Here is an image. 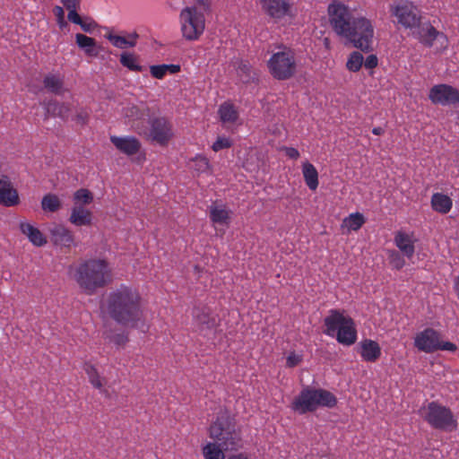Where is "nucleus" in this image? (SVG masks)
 <instances>
[{
    "instance_id": "nucleus-39",
    "label": "nucleus",
    "mask_w": 459,
    "mask_h": 459,
    "mask_svg": "<svg viewBox=\"0 0 459 459\" xmlns=\"http://www.w3.org/2000/svg\"><path fill=\"white\" fill-rule=\"evenodd\" d=\"M120 63L123 66L126 67L130 71H143V66L139 65L137 56L132 53H122L120 56Z\"/></svg>"
},
{
    "instance_id": "nucleus-11",
    "label": "nucleus",
    "mask_w": 459,
    "mask_h": 459,
    "mask_svg": "<svg viewBox=\"0 0 459 459\" xmlns=\"http://www.w3.org/2000/svg\"><path fill=\"white\" fill-rule=\"evenodd\" d=\"M430 427L444 431H454L457 429V420L452 411L437 402H431L425 409L423 416Z\"/></svg>"
},
{
    "instance_id": "nucleus-22",
    "label": "nucleus",
    "mask_w": 459,
    "mask_h": 459,
    "mask_svg": "<svg viewBox=\"0 0 459 459\" xmlns=\"http://www.w3.org/2000/svg\"><path fill=\"white\" fill-rule=\"evenodd\" d=\"M123 114L132 124V127L134 130V126L137 124L144 126L143 121L149 117V108L145 105L136 106L131 104L124 108Z\"/></svg>"
},
{
    "instance_id": "nucleus-27",
    "label": "nucleus",
    "mask_w": 459,
    "mask_h": 459,
    "mask_svg": "<svg viewBox=\"0 0 459 459\" xmlns=\"http://www.w3.org/2000/svg\"><path fill=\"white\" fill-rule=\"evenodd\" d=\"M231 212L223 204L214 203L209 207V217L214 224L228 225Z\"/></svg>"
},
{
    "instance_id": "nucleus-49",
    "label": "nucleus",
    "mask_w": 459,
    "mask_h": 459,
    "mask_svg": "<svg viewBox=\"0 0 459 459\" xmlns=\"http://www.w3.org/2000/svg\"><path fill=\"white\" fill-rule=\"evenodd\" d=\"M457 349L456 345L450 342H443L439 338L438 345L437 346V351H455Z\"/></svg>"
},
{
    "instance_id": "nucleus-15",
    "label": "nucleus",
    "mask_w": 459,
    "mask_h": 459,
    "mask_svg": "<svg viewBox=\"0 0 459 459\" xmlns=\"http://www.w3.org/2000/svg\"><path fill=\"white\" fill-rule=\"evenodd\" d=\"M440 333L431 328L428 327L416 333L414 337V347L426 353H432L437 351Z\"/></svg>"
},
{
    "instance_id": "nucleus-14",
    "label": "nucleus",
    "mask_w": 459,
    "mask_h": 459,
    "mask_svg": "<svg viewBox=\"0 0 459 459\" xmlns=\"http://www.w3.org/2000/svg\"><path fill=\"white\" fill-rule=\"evenodd\" d=\"M429 99L435 105H456L459 103V90L446 83L436 84L429 90Z\"/></svg>"
},
{
    "instance_id": "nucleus-5",
    "label": "nucleus",
    "mask_w": 459,
    "mask_h": 459,
    "mask_svg": "<svg viewBox=\"0 0 459 459\" xmlns=\"http://www.w3.org/2000/svg\"><path fill=\"white\" fill-rule=\"evenodd\" d=\"M336 397L329 391L307 386L292 403V409L300 414L315 411L318 407L333 408L336 405Z\"/></svg>"
},
{
    "instance_id": "nucleus-36",
    "label": "nucleus",
    "mask_w": 459,
    "mask_h": 459,
    "mask_svg": "<svg viewBox=\"0 0 459 459\" xmlns=\"http://www.w3.org/2000/svg\"><path fill=\"white\" fill-rule=\"evenodd\" d=\"M364 223L365 218L363 214L355 212L345 218L342 226L346 227L349 230L357 231L363 226Z\"/></svg>"
},
{
    "instance_id": "nucleus-52",
    "label": "nucleus",
    "mask_w": 459,
    "mask_h": 459,
    "mask_svg": "<svg viewBox=\"0 0 459 459\" xmlns=\"http://www.w3.org/2000/svg\"><path fill=\"white\" fill-rule=\"evenodd\" d=\"M287 157L291 160H298L300 156L299 152L293 147H283L282 149Z\"/></svg>"
},
{
    "instance_id": "nucleus-8",
    "label": "nucleus",
    "mask_w": 459,
    "mask_h": 459,
    "mask_svg": "<svg viewBox=\"0 0 459 459\" xmlns=\"http://www.w3.org/2000/svg\"><path fill=\"white\" fill-rule=\"evenodd\" d=\"M150 128L144 126H134V131L147 140L166 146L174 136L172 123L163 117L150 119Z\"/></svg>"
},
{
    "instance_id": "nucleus-26",
    "label": "nucleus",
    "mask_w": 459,
    "mask_h": 459,
    "mask_svg": "<svg viewBox=\"0 0 459 459\" xmlns=\"http://www.w3.org/2000/svg\"><path fill=\"white\" fill-rule=\"evenodd\" d=\"M138 34L136 32L128 33L126 36H120L113 32L105 34V38L116 48L125 49L135 47Z\"/></svg>"
},
{
    "instance_id": "nucleus-46",
    "label": "nucleus",
    "mask_w": 459,
    "mask_h": 459,
    "mask_svg": "<svg viewBox=\"0 0 459 459\" xmlns=\"http://www.w3.org/2000/svg\"><path fill=\"white\" fill-rule=\"evenodd\" d=\"M302 360V356L290 352L286 359V366L289 368H294L298 366Z\"/></svg>"
},
{
    "instance_id": "nucleus-16",
    "label": "nucleus",
    "mask_w": 459,
    "mask_h": 459,
    "mask_svg": "<svg viewBox=\"0 0 459 459\" xmlns=\"http://www.w3.org/2000/svg\"><path fill=\"white\" fill-rule=\"evenodd\" d=\"M262 10L274 21L290 15L291 5L289 0H259Z\"/></svg>"
},
{
    "instance_id": "nucleus-6",
    "label": "nucleus",
    "mask_w": 459,
    "mask_h": 459,
    "mask_svg": "<svg viewBox=\"0 0 459 459\" xmlns=\"http://www.w3.org/2000/svg\"><path fill=\"white\" fill-rule=\"evenodd\" d=\"M270 74L276 80L286 81L292 78L298 71L296 52L293 48L281 46L267 61Z\"/></svg>"
},
{
    "instance_id": "nucleus-42",
    "label": "nucleus",
    "mask_w": 459,
    "mask_h": 459,
    "mask_svg": "<svg viewBox=\"0 0 459 459\" xmlns=\"http://www.w3.org/2000/svg\"><path fill=\"white\" fill-rule=\"evenodd\" d=\"M192 169L198 173H204L210 170V162L205 156L196 155L192 160Z\"/></svg>"
},
{
    "instance_id": "nucleus-7",
    "label": "nucleus",
    "mask_w": 459,
    "mask_h": 459,
    "mask_svg": "<svg viewBox=\"0 0 459 459\" xmlns=\"http://www.w3.org/2000/svg\"><path fill=\"white\" fill-rule=\"evenodd\" d=\"M182 37L187 41L198 40L205 30V14L196 5L184 7L178 16Z\"/></svg>"
},
{
    "instance_id": "nucleus-17",
    "label": "nucleus",
    "mask_w": 459,
    "mask_h": 459,
    "mask_svg": "<svg viewBox=\"0 0 459 459\" xmlns=\"http://www.w3.org/2000/svg\"><path fill=\"white\" fill-rule=\"evenodd\" d=\"M50 239L53 245L70 248L74 246L73 232L62 224H55L49 229Z\"/></svg>"
},
{
    "instance_id": "nucleus-9",
    "label": "nucleus",
    "mask_w": 459,
    "mask_h": 459,
    "mask_svg": "<svg viewBox=\"0 0 459 459\" xmlns=\"http://www.w3.org/2000/svg\"><path fill=\"white\" fill-rule=\"evenodd\" d=\"M374 26L372 22L362 15H358L355 22L350 29L346 39L356 48L363 52H369L373 49Z\"/></svg>"
},
{
    "instance_id": "nucleus-32",
    "label": "nucleus",
    "mask_w": 459,
    "mask_h": 459,
    "mask_svg": "<svg viewBox=\"0 0 459 459\" xmlns=\"http://www.w3.org/2000/svg\"><path fill=\"white\" fill-rule=\"evenodd\" d=\"M83 370L85 371L89 378V382L92 385V386L100 390V393L105 392L103 387L106 384V379L100 376L96 367L90 362H85L83 364Z\"/></svg>"
},
{
    "instance_id": "nucleus-48",
    "label": "nucleus",
    "mask_w": 459,
    "mask_h": 459,
    "mask_svg": "<svg viewBox=\"0 0 459 459\" xmlns=\"http://www.w3.org/2000/svg\"><path fill=\"white\" fill-rule=\"evenodd\" d=\"M61 2L68 11V13H77V9L80 6V0H61Z\"/></svg>"
},
{
    "instance_id": "nucleus-1",
    "label": "nucleus",
    "mask_w": 459,
    "mask_h": 459,
    "mask_svg": "<svg viewBox=\"0 0 459 459\" xmlns=\"http://www.w3.org/2000/svg\"><path fill=\"white\" fill-rule=\"evenodd\" d=\"M141 301V296L136 289L121 284L108 293L105 307L108 316L117 324L145 332L148 327L143 320Z\"/></svg>"
},
{
    "instance_id": "nucleus-18",
    "label": "nucleus",
    "mask_w": 459,
    "mask_h": 459,
    "mask_svg": "<svg viewBox=\"0 0 459 459\" xmlns=\"http://www.w3.org/2000/svg\"><path fill=\"white\" fill-rule=\"evenodd\" d=\"M110 142L120 152L127 156H133L138 153L142 148L141 142L134 136L111 135Z\"/></svg>"
},
{
    "instance_id": "nucleus-43",
    "label": "nucleus",
    "mask_w": 459,
    "mask_h": 459,
    "mask_svg": "<svg viewBox=\"0 0 459 459\" xmlns=\"http://www.w3.org/2000/svg\"><path fill=\"white\" fill-rule=\"evenodd\" d=\"M237 73L242 82H247L251 78V65L247 61H239L237 66Z\"/></svg>"
},
{
    "instance_id": "nucleus-57",
    "label": "nucleus",
    "mask_w": 459,
    "mask_h": 459,
    "mask_svg": "<svg viewBox=\"0 0 459 459\" xmlns=\"http://www.w3.org/2000/svg\"><path fill=\"white\" fill-rule=\"evenodd\" d=\"M228 459H250V458L245 453H238V454L230 455Z\"/></svg>"
},
{
    "instance_id": "nucleus-29",
    "label": "nucleus",
    "mask_w": 459,
    "mask_h": 459,
    "mask_svg": "<svg viewBox=\"0 0 459 459\" xmlns=\"http://www.w3.org/2000/svg\"><path fill=\"white\" fill-rule=\"evenodd\" d=\"M46 111L52 117H58L62 119H67L71 114V105L66 102H58L51 100L46 103Z\"/></svg>"
},
{
    "instance_id": "nucleus-10",
    "label": "nucleus",
    "mask_w": 459,
    "mask_h": 459,
    "mask_svg": "<svg viewBox=\"0 0 459 459\" xmlns=\"http://www.w3.org/2000/svg\"><path fill=\"white\" fill-rule=\"evenodd\" d=\"M328 15L333 30L345 39L358 16L348 5L341 2H333L329 4Z\"/></svg>"
},
{
    "instance_id": "nucleus-51",
    "label": "nucleus",
    "mask_w": 459,
    "mask_h": 459,
    "mask_svg": "<svg viewBox=\"0 0 459 459\" xmlns=\"http://www.w3.org/2000/svg\"><path fill=\"white\" fill-rule=\"evenodd\" d=\"M364 65L368 69H373L377 66L378 59L376 55H369L363 62Z\"/></svg>"
},
{
    "instance_id": "nucleus-24",
    "label": "nucleus",
    "mask_w": 459,
    "mask_h": 459,
    "mask_svg": "<svg viewBox=\"0 0 459 459\" xmlns=\"http://www.w3.org/2000/svg\"><path fill=\"white\" fill-rule=\"evenodd\" d=\"M20 230L37 247H43L48 243L47 237L38 228L29 222L22 221L20 223Z\"/></svg>"
},
{
    "instance_id": "nucleus-60",
    "label": "nucleus",
    "mask_w": 459,
    "mask_h": 459,
    "mask_svg": "<svg viewBox=\"0 0 459 459\" xmlns=\"http://www.w3.org/2000/svg\"><path fill=\"white\" fill-rule=\"evenodd\" d=\"M57 23L59 25L60 28H63V27H65L66 26V22L65 21V18L63 19V22L60 21V20H57Z\"/></svg>"
},
{
    "instance_id": "nucleus-40",
    "label": "nucleus",
    "mask_w": 459,
    "mask_h": 459,
    "mask_svg": "<svg viewBox=\"0 0 459 459\" xmlns=\"http://www.w3.org/2000/svg\"><path fill=\"white\" fill-rule=\"evenodd\" d=\"M74 205H86L93 201L92 193L86 188H80L74 194Z\"/></svg>"
},
{
    "instance_id": "nucleus-45",
    "label": "nucleus",
    "mask_w": 459,
    "mask_h": 459,
    "mask_svg": "<svg viewBox=\"0 0 459 459\" xmlns=\"http://www.w3.org/2000/svg\"><path fill=\"white\" fill-rule=\"evenodd\" d=\"M232 145L231 141L226 137H218L217 140L213 143L212 149L214 152H219L222 149L230 148Z\"/></svg>"
},
{
    "instance_id": "nucleus-3",
    "label": "nucleus",
    "mask_w": 459,
    "mask_h": 459,
    "mask_svg": "<svg viewBox=\"0 0 459 459\" xmlns=\"http://www.w3.org/2000/svg\"><path fill=\"white\" fill-rule=\"evenodd\" d=\"M209 437L230 451H237L243 446L242 431L236 420L227 414L216 418L209 427Z\"/></svg>"
},
{
    "instance_id": "nucleus-59",
    "label": "nucleus",
    "mask_w": 459,
    "mask_h": 459,
    "mask_svg": "<svg viewBox=\"0 0 459 459\" xmlns=\"http://www.w3.org/2000/svg\"><path fill=\"white\" fill-rule=\"evenodd\" d=\"M372 133L376 135H381L385 133V130L382 127H374L372 129Z\"/></svg>"
},
{
    "instance_id": "nucleus-20",
    "label": "nucleus",
    "mask_w": 459,
    "mask_h": 459,
    "mask_svg": "<svg viewBox=\"0 0 459 459\" xmlns=\"http://www.w3.org/2000/svg\"><path fill=\"white\" fill-rule=\"evenodd\" d=\"M192 315L194 325L200 332L212 329L216 325L215 318L211 315L210 308L206 307H195Z\"/></svg>"
},
{
    "instance_id": "nucleus-23",
    "label": "nucleus",
    "mask_w": 459,
    "mask_h": 459,
    "mask_svg": "<svg viewBox=\"0 0 459 459\" xmlns=\"http://www.w3.org/2000/svg\"><path fill=\"white\" fill-rule=\"evenodd\" d=\"M360 357L366 362H376L381 356V348L378 342L370 339H364L359 342Z\"/></svg>"
},
{
    "instance_id": "nucleus-25",
    "label": "nucleus",
    "mask_w": 459,
    "mask_h": 459,
    "mask_svg": "<svg viewBox=\"0 0 459 459\" xmlns=\"http://www.w3.org/2000/svg\"><path fill=\"white\" fill-rule=\"evenodd\" d=\"M44 88L55 95H63L67 90L65 87L64 76L58 73H49L44 76Z\"/></svg>"
},
{
    "instance_id": "nucleus-44",
    "label": "nucleus",
    "mask_w": 459,
    "mask_h": 459,
    "mask_svg": "<svg viewBox=\"0 0 459 459\" xmlns=\"http://www.w3.org/2000/svg\"><path fill=\"white\" fill-rule=\"evenodd\" d=\"M390 264L396 270L402 269L405 265V260L403 255L396 250L389 252Z\"/></svg>"
},
{
    "instance_id": "nucleus-12",
    "label": "nucleus",
    "mask_w": 459,
    "mask_h": 459,
    "mask_svg": "<svg viewBox=\"0 0 459 459\" xmlns=\"http://www.w3.org/2000/svg\"><path fill=\"white\" fill-rule=\"evenodd\" d=\"M412 36L424 47H434L437 53L446 50L449 45L447 36L437 30L429 22H420L412 30Z\"/></svg>"
},
{
    "instance_id": "nucleus-41",
    "label": "nucleus",
    "mask_w": 459,
    "mask_h": 459,
    "mask_svg": "<svg viewBox=\"0 0 459 459\" xmlns=\"http://www.w3.org/2000/svg\"><path fill=\"white\" fill-rule=\"evenodd\" d=\"M363 65V56L359 52H352L346 63V67L351 72H358Z\"/></svg>"
},
{
    "instance_id": "nucleus-28",
    "label": "nucleus",
    "mask_w": 459,
    "mask_h": 459,
    "mask_svg": "<svg viewBox=\"0 0 459 459\" xmlns=\"http://www.w3.org/2000/svg\"><path fill=\"white\" fill-rule=\"evenodd\" d=\"M92 213L90 210L81 205H74L72 209L69 221L77 226H89L91 224Z\"/></svg>"
},
{
    "instance_id": "nucleus-19",
    "label": "nucleus",
    "mask_w": 459,
    "mask_h": 459,
    "mask_svg": "<svg viewBox=\"0 0 459 459\" xmlns=\"http://www.w3.org/2000/svg\"><path fill=\"white\" fill-rule=\"evenodd\" d=\"M20 203L17 190L13 186L7 177L0 178V204L6 207H13Z\"/></svg>"
},
{
    "instance_id": "nucleus-50",
    "label": "nucleus",
    "mask_w": 459,
    "mask_h": 459,
    "mask_svg": "<svg viewBox=\"0 0 459 459\" xmlns=\"http://www.w3.org/2000/svg\"><path fill=\"white\" fill-rule=\"evenodd\" d=\"M111 342L117 346H124L128 342V337L125 333H117L112 337Z\"/></svg>"
},
{
    "instance_id": "nucleus-30",
    "label": "nucleus",
    "mask_w": 459,
    "mask_h": 459,
    "mask_svg": "<svg viewBox=\"0 0 459 459\" xmlns=\"http://www.w3.org/2000/svg\"><path fill=\"white\" fill-rule=\"evenodd\" d=\"M431 208L441 214L448 213L453 207V200L445 194L434 193L430 200Z\"/></svg>"
},
{
    "instance_id": "nucleus-54",
    "label": "nucleus",
    "mask_w": 459,
    "mask_h": 459,
    "mask_svg": "<svg viewBox=\"0 0 459 459\" xmlns=\"http://www.w3.org/2000/svg\"><path fill=\"white\" fill-rule=\"evenodd\" d=\"M195 4L200 10L205 13H208L210 11L211 6V1L210 0H195Z\"/></svg>"
},
{
    "instance_id": "nucleus-55",
    "label": "nucleus",
    "mask_w": 459,
    "mask_h": 459,
    "mask_svg": "<svg viewBox=\"0 0 459 459\" xmlns=\"http://www.w3.org/2000/svg\"><path fill=\"white\" fill-rule=\"evenodd\" d=\"M54 13L56 14L57 20H60L63 22V19L65 18L64 10L60 6H56L54 8Z\"/></svg>"
},
{
    "instance_id": "nucleus-56",
    "label": "nucleus",
    "mask_w": 459,
    "mask_h": 459,
    "mask_svg": "<svg viewBox=\"0 0 459 459\" xmlns=\"http://www.w3.org/2000/svg\"><path fill=\"white\" fill-rule=\"evenodd\" d=\"M87 117H88V113L86 111L82 110V111L78 112L76 115L77 120L82 124H84L86 122Z\"/></svg>"
},
{
    "instance_id": "nucleus-38",
    "label": "nucleus",
    "mask_w": 459,
    "mask_h": 459,
    "mask_svg": "<svg viewBox=\"0 0 459 459\" xmlns=\"http://www.w3.org/2000/svg\"><path fill=\"white\" fill-rule=\"evenodd\" d=\"M67 19L69 22L77 24L81 27V29L85 32H91L96 24L91 19H82L78 13H71L67 14Z\"/></svg>"
},
{
    "instance_id": "nucleus-31",
    "label": "nucleus",
    "mask_w": 459,
    "mask_h": 459,
    "mask_svg": "<svg viewBox=\"0 0 459 459\" xmlns=\"http://www.w3.org/2000/svg\"><path fill=\"white\" fill-rule=\"evenodd\" d=\"M302 175L304 178V181L307 187L311 191L316 190L318 187V172L316 167L310 163L309 161H305L302 163Z\"/></svg>"
},
{
    "instance_id": "nucleus-47",
    "label": "nucleus",
    "mask_w": 459,
    "mask_h": 459,
    "mask_svg": "<svg viewBox=\"0 0 459 459\" xmlns=\"http://www.w3.org/2000/svg\"><path fill=\"white\" fill-rule=\"evenodd\" d=\"M150 73L151 75L153 78L161 80L165 77L166 73L164 72L163 67H161V65H154L150 66Z\"/></svg>"
},
{
    "instance_id": "nucleus-58",
    "label": "nucleus",
    "mask_w": 459,
    "mask_h": 459,
    "mask_svg": "<svg viewBox=\"0 0 459 459\" xmlns=\"http://www.w3.org/2000/svg\"><path fill=\"white\" fill-rule=\"evenodd\" d=\"M454 289L457 298L459 299V275L455 279Z\"/></svg>"
},
{
    "instance_id": "nucleus-53",
    "label": "nucleus",
    "mask_w": 459,
    "mask_h": 459,
    "mask_svg": "<svg viewBox=\"0 0 459 459\" xmlns=\"http://www.w3.org/2000/svg\"><path fill=\"white\" fill-rule=\"evenodd\" d=\"M161 67H163L166 74H177V73L180 72V69H181L179 65H174V64H170V65L162 64Z\"/></svg>"
},
{
    "instance_id": "nucleus-21",
    "label": "nucleus",
    "mask_w": 459,
    "mask_h": 459,
    "mask_svg": "<svg viewBox=\"0 0 459 459\" xmlns=\"http://www.w3.org/2000/svg\"><path fill=\"white\" fill-rule=\"evenodd\" d=\"M394 244L401 251L403 255L408 259H411L415 253V239L411 234L404 231H397L394 238Z\"/></svg>"
},
{
    "instance_id": "nucleus-4",
    "label": "nucleus",
    "mask_w": 459,
    "mask_h": 459,
    "mask_svg": "<svg viewBox=\"0 0 459 459\" xmlns=\"http://www.w3.org/2000/svg\"><path fill=\"white\" fill-rule=\"evenodd\" d=\"M325 329L324 333L345 346L354 344L358 338L354 320L344 315L343 311L331 309L329 315L324 319Z\"/></svg>"
},
{
    "instance_id": "nucleus-33",
    "label": "nucleus",
    "mask_w": 459,
    "mask_h": 459,
    "mask_svg": "<svg viewBox=\"0 0 459 459\" xmlns=\"http://www.w3.org/2000/svg\"><path fill=\"white\" fill-rule=\"evenodd\" d=\"M75 40L78 47L83 49L87 56L95 57L99 55V51L96 48V40L93 38L77 33L75 35Z\"/></svg>"
},
{
    "instance_id": "nucleus-35",
    "label": "nucleus",
    "mask_w": 459,
    "mask_h": 459,
    "mask_svg": "<svg viewBox=\"0 0 459 459\" xmlns=\"http://www.w3.org/2000/svg\"><path fill=\"white\" fill-rule=\"evenodd\" d=\"M218 114L222 123L233 124L238 118V112L235 106L230 102L222 103L218 110Z\"/></svg>"
},
{
    "instance_id": "nucleus-2",
    "label": "nucleus",
    "mask_w": 459,
    "mask_h": 459,
    "mask_svg": "<svg viewBox=\"0 0 459 459\" xmlns=\"http://www.w3.org/2000/svg\"><path fill=\"white\" fill-rule=\"evenodd\" d=\"M74 279L87 295H93L113 281V271L103 258H90L81 262L74 269Z\"/></svg>"
},
{
    "instance_id": "nucleus-34",
    "label": "nucleus",
    "mask_w": 459,
    "mask_h": 459,
    "mask_svg": "<svg viewBox=\"0 0 459 459\" xmlns=\"http://www.w3.org/2000/svg\"><path fill=\"white\" fill-rule=\"evenodd\" d=\"M226 451L221 445L213 440L212 442H208L202 448L204 459H225Z\"/></svg>"
},
{
    "instance_id": "nucleus-37",
    "label": "nucleus",
    "mask_w": 459,
    "mask_h": 459,
    "mask_svg": "<svg viewBox=\"0 0 459 459\" xmlns=\"http://www.w3.org/2000/svg\"><path fill=\"white\" fill-rule=\"evenodd\" d=\"M41 207L46 212H55L61 208V201L55 194H47L41 200Z\"/></svg>"
},
{
    "instance_id": "nucleus-13",
    "label": "nucleus",
    "mask_w": 459,
    "mask_h": 459,
    "mask_svg": "<svg viewBox=\"0 0 459 459\" xmlns=\"http://www.w3.org/2000/svg\"><path fill=\"white\" fill-rule=\"evenodd\" d=\"M390 13L397 19V22L406 29H414L421 20L418 7L407 1L393 4L390 6Z\"/></svg>"
}]
</instances>
